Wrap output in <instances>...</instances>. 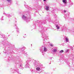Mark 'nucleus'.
<instances>
[{
  "mask_svg": "<svg viewBox=\"0 0 74 74\" xmlns=\"http://www.w3.org/2000/svg\"><path fill=\"white\" fill-rule=\"evenodd\" d=\"M1 38H4L3 37V36H2V37H1Z\"/></svg>",
  "mask_w": 74,
  "mask_h": 74,
  "instance_id": "29",
  "label": "nucleus"
},
{
  "mask_svg": "<svg viewBox=\"0 0 74 74\" xmlns=\"http://www.w3.org/2000/svg\"><path fill=\"white\" fill-rule=\"evenodd\" d=\"M14 71H15L14 70Z\"/></svg>",
  "mask_w": 74,
  "mask_h": 74,
  "instance_id": "36",
  "label": "nucleus"
},
{
  "mask_svg": "<svg viewBox=\"0 0 74 74\" xmlns=\"http://www.w3.org/2000/svg\"><path fill=\"white\" fill-rule=\"evenodd\" d=\"M25 68H29V63H26L25 66Z\"/></svg>",
  "mask_w": 74,
  "mask_h": 74,
  "instance_id": "7",
  "label": "nucleus"
},
{
  "mask_svg": "<svg viewBox=\"0 0 74 74\" xmlns=\"http://www.w3.org/2000/svg\"><path fill=\"white\" fill-rule=\"evenodd\" d=\"M43 48H44L43 51H44V52H47V48L44 47V46H42L41 49H40V52H42V53L43 52V49H42Z\"/></svg>",
  "mask_w": 74,
  "mask_h": 74,
  "instance_id": "2",
  "label": "nucleus"
},
{
  "mask_svg": "<svg viewBox=\"0 0 74 74\" xmlns=\"http://www.w3.org/2000/svg\"><path fill=\"white\" fill-rule=\"evenodd\" d=\"M62 2L64 4V5H63V7L67 5V0H62Z\"/></svg>",
  "mask_w": 74,
  "mask_h": 74,
  "instance_id": "5",
  "label": "nucleus"
},
{
  "mask_svg": "<svg viewBox=\"0 0 74 74\" xmlns=\"http://www.w3.org/2000/svg\"><path fill=\"white\" fill-rule=\"evenodd\" d=\"M64 51L63 50H61L59 51V53H63V52H64Z\"/></svg>",
  "mask_w": 74,
  "mask_h": 74,
  "instance_id": "15",
  "label": "nucleus"
},
{
  "mask_svg": "<svg viewBox=\"0 0 74 74\" xmlns=\"http://www.w3.org/2000/svg\"><path fill=\"white\" fill-rule=\"evenodd\" d=\"M10 70L12 71V73H14V71L15 70H14L13 69H11Z\"/></svg>",
  "mask_w": 74,
  "mask_h": 74,
  "instance_id": "14",
  "label": "nucleus"
},
{
  "mask_svg": "<svg viewBox=\"0 0 74 74\" xmlns=\"http://www.w3.org/2000/svg\"><path fill=\"white\" fill-rule=\"evenodd\" d=\"M31 71L32 72V73H34V72H35V70L34 69H31Z\"/></svg>",
  "mask_w": 74,
  "mask_h": 74,
  "instance_id": "16",
  "label": "nucleus"
},
{
  "mask_svg": "<svg viewBox=\"0 0 74 74\" xmlns=\"http://www.w3.org/2000/svg\"><path fill=\"white\" fill-rule=\"evenodd\" d=\"M38 62L35 61L34 64L35 67H36V71H40L41 70V68H40V67L39 64L37 63Z\"/></svg>",
  "mask_w": 74,
  "mask_h": 74,
  "instance_id": "1",
  "label": "nucleus"
},
{
  "mask_svg": "<svg viewBox=\"0 0 74 74\" xmlns=\"http://www.w3.org/2000/svg\"><path fill=\"white\" fill-rule=\"evenodd\" d=\"M50 45L51 46V47H53V44H50Z\"/></svg>",
  "mask_w": 74,
  "mask_h": 74,
  "instance_id": "25",
  "label": "nucleus"
},
{
  "mask_svg": "<svg viewBox=\"0 0 74 74\" xmlns=\"http://www.w3.org/2000/svg\"><path fill=\"white\" fill-rule=\"evenodd\" d=\"M46 8H45V10H46L47 11H48V10H49V7H50V6L49 5L46 6Z\"/></svg>",
  "mask_w": 74,
  "mask_h": 74,
  "instance_id": "9",
  "label": "nucleus"
},
{
  "mask_svg": "<svg viewBox=\"0 0 74 74\" xmlns=\"http://www.w3.org/2000/svg\"><path fill=\"white\" fill-rule=\"evenodd\" d=\"M42 37H43L44 38H45V39L46 38H47V37L44 36L43 35H42Z\"/></svg>",
  "mask_w": 74,
  "mask_h": 74,
  "instance_id": "22",
  "label": "nucleus"
},
{
  "mask_svg": "<svg viewBox=\"0 0 74 74\" xmlns=\"http://www.w3.org/2000/svg\"><path fill=\"white\" fill-rule=\"evenodd\" d=\"M57 62H58V64H61V62H60V60H57Z\"/></svg>",
  "mask_w": 74,
  "mask_h": 74,
  "instance_id": "13",
  "label": "nucleus"
},
{
  "mask_svg": "<svg viewBox=\"0 0 74 74\" xmlns=\"http://www.w3.org/2000/svg\"><path fill=\"white\" fill-rule=\"evenodd\" d=\"M16 29L17 32H19L18 31H19V30H18V27H16Z\"/></svg>",
  "mask_w": 74,
  "mask_h": 74,
  "instance_id": "17",
  "label": "nucleus"
},
{
  "mask_svg": "<svg viewBox=\"0 0 74 74\" xmlns=\"http://www.w3.org/2000/svg\"><path fill=\"white\" fill-rule=\"evenodd\" d=\"M68 47H69V48H71V46H69V45H68Z\"/></svg>",
  "mask_w": 74,
  "mask_h": 74,
  "instance_id": "26",
  "label": "nucleus"
},
{
  "mask_svg": "<svg viewBox=\"0 0 74 74\" xmlns=\"http://www.w3.org/2000/svg\"><path fill=\"white\" fill-rule=\"evenodd\" d=\"M8 2V3H11L12 2V0H6Z\"/></svg>",
  "mask_w": 74,
  "mask_h": 74,
  "instance_id": "12",
  "label": "nucleus"
},
{
  "mask_svg": "<svg viewBox=\"0 0 74 74\" xmlns=\"http://www.w3.org/2000/svg\"><path fill=\"white\" fill-rule=\"evenodd\" d=\"M16 72H17V73H18V74H21V72H19V71H17Z\"/></svg>",
  "mask_w": 74,
  "mask_h": 74,
  "instance_id": "21",
  "label": "nucleus"
},
{
  "mask_svg": "<svg viewBox=\"0 0 74 74\" xmlns=\"http://www.w3.org/2000/svg\"><path fill=\"white\" fill-rule=\"evenodd\" d=\"M57 30H59L60 29V25L59 24V23H57L55 24Z\"/></svg>",
  "mask_w": 74,
  "mask_h": 74,
  "instance_id": "4",
  "label": "nucleus"
},
{
  "mask_svg": "<svg viewBox=\"0 0 74 74\" xmlns=\"http://www.w3.org/2000/svg\"><path fill=\"white\" fill-rule=\"evenodd\" d=\"M20 68H21V67H22V64H20Z\"/></svg>",
  "mask_w": 74,
  "mask_h": 74,
  "instance_id": "23",
  "label": "nucleus"
},
{
  "mask_svg": "<svg viewBox=\"0 0 74 74\" xmlns=\"http://www.w3.org/2000/svg\"><path fill=\"white\" fill-rule=\"evenodd\" d=\"M25 55L26 56V57H27L28 56V54L26 53H25Z\"/></svg>",
  "mask_w": 74,
  "mask_h": 74,
  "instance_id": "20",
  "label": "nucleus"
},
{
  "mask_svg": "<svg viewBox=\"0 0 74 74\" xmlns=\"http://www.w3.org/2000/svg\"><path fill=\"white\" fill-rule=\"evenodd\" d=\"M1 7H2V6H1V5H0V8H1Z\"/></svg>",
  "mask_w": 74,
  "mask_h": 74,
  "instance_id": "28",
  "label": "nucleus"
},
{
  "mask_svg": "<svg viewBox=\"0 0 74 74\" xmlns=\"http://www.w3.org/2000/svg\"><path fill=\"white\" fill-rule=\"evenodd\" d=\"M11 15H10V14L7 15V17L8 18H10V17H11Z\"/></svg>",
  "mask_w": 74,
  "mask_h": 74,
  "instance_id": "19",
  "label": "nucleus"
},
{
  "mask_svg": "<svg viewBox=\"0 0 74 74\" xmlns=\"http://www.w3.org/2000/svg\"><path fill=\"white\" fill-rule=\"evenodd\" d=\"M47 0H43L44 1H45Z\"/></svg>",
  "mask_w": 74,
  "mask_h": 74,
  "instance_id": "30",
  "label": "nucleus"
},
{
  "mask_svg": "<svg viewBox=\"0 0 74 74\" xmlns=\"http://www.w3.org/2000/svg\"><path fill=\"white\" fill-rule=\"evenodd\" d=\"M15 26H16V25H15Z\"/></svg>",
  "mask_w": 74,
  "mask_h": 74,
  "instance_id": "35",
  "label": "nucleus"
},
{
  "mask_svg": "<svg viewBox=\"0 0 74 74\" xmlns=\"http://www.w3.org/2000/svg\"><path fill=\"white\" fill-rule=\"evenodd\" d=\"M1 20H3V19H1Z\"/></svg>",
  "mask_w": 74,
  "mask_h": 74,
  "instance_id": "34",
  "label": "nucleus"
},
{
  "mask_svg": "<svg viewBox=\"0 0 74 74\" xmlns=\"http://www.w3.org/2000/svg\"><path fill=\"white\" fill-rule=\"evenodd\" d=\"M4 53H6V51L5 50H4V51H3Z\"/></svg>",
  "mask_w": 74,
  "mask_h": 74,
  "instance_id": "24",
  "label": "nucleus"
},
{
  "mask_svg": "<svg viewBox=\"0 0 74 74\" xmlns=\"http://www.w3.org/2000/svg\"><path fill=\"white\" fill-rule=\"evenodd\" d=\"M64 12L65 13V12H66V13L67 14H66L65 15V16H64V18H66V17H68V16H69V13L67 12H66V10H64Z\"/></svg>",
  "mask_w": 74,
  "mask_h": 74,
  "instance_id": "6",
  "label": "nucleus"
},
{
  "mask_svg": "<svg viewBox=\"0 0 74 74\" xmlns=\"http://www.w3.org/2000/svg\"><path fill=\"white\" fill-rule=\"evenodd\" d=\"M65 41L66 42H68L69 41V38L67 37H65Z\"/></svg>",
  "mask_w": 74,
  "mask_h": 74,
  "instance_id": "10",
  "label": "nucleus"
},
{
  "mask_svg": "<svg viewBox=\"0 0 74 74\" xmlns=\"http://www.w3.org/2000/svg\"><path fill=\"white\" fill-rule=\"evenodd\" d=\"M53 52H57V48L55 47L53 50Z\"/></svg>",
  "mask_w": 74,
  "mask_h": 74,
  "instance_id": "8",
  "label": "nucleus"
},
{
  "mask_svg": "<svg viewBox=\"0 0 74 74\" xmlns=\"http://www.w3.org/2000/svg\"><path fill=\"white\" fill-rule=\"evenodd\" d=\"M31 61L30 58H28L26 60V62L27 63H29Z\"/></svg>",
  "mask_w": 74,
  "mask_h": 74,
  "instance_id": "11",
  "label": "nucleus"
},
{
  "mask_svg": "<svg viewBox=\"0 0 74 74\" xmlns=\"http://www.w3.org/2000/svg\"><path fill=\"white\" fill-rule=\"evenodd\" d=\"M69 52V49H67L65 50V52L66 53H67V52Z\"/></svg>",
  "mask_w": 74,
  "mask_h": 74,
  "instance_id": "18",
  "label": "nucleus"
},
{
  "mask_svg": "<svg viewBox=\"0 0 74 74\" xmlns=\"http://www.w3.org/2000/svg\"><path fill=\"white\" fill-rule=\"evenodd\" d=\"M43 43L44 44V43H45V40H43Z\"/></svg>",
  "mask_w": 74,
  "mask_h": 74,
  "instance_id": "27",
  "label": "nucleus"
},
{
  "mask_svg": "<svg viewBox=\"0 0 74 74\" xmlns=\"http://www.w3.org/2000/svg\"><path fill=\"white\" fill-rule=\"evenodd\" d=\"M22 18L23 19L25 20V21L26 20L27 22L30 21V18H26V16L25 15H23Z\"/></svg>",
  "mask_w": 74,
  "mask_h": 74,
  "instance_id": "3",
  "label": "nucleus"
},
{
  "mask_svg": "<svg viewBox=\"0 0 74 74\" xmlns=\"http://www.w3.org/2000/svg\"><path fill=\"white\" fill-rule=\"evenodd\" d=\"M49 42H48V44H49Z\"/></svg>",
  "mask_w": 74,
  "mask_h": 74,
  "instance_id": "32",
  "label": "nucleus"
},
{
  "mask_svg": "<svg viewBox=\"0 0 74 74\" xmlns=\"http://www.w3.org/2000/svg\"><path fill=\"white\" fill-rule=\"evenodd\" d=\"M16 5L18 4V3H16Z\"/></svg>",
  "mask_w": 74,
  "mask_h": 74,
  "instance_id": "31",
  "label": "nucleus"
},
{
  "mask_svg": "<svg viewBox=\"0 0 74 74\" xmlns=\"http://www.w3.org/2000/svg\"><path fill=\"white\" fill-rule=\"evenodd\" d=\"M67 64H69V62H68V63H67Z\"/></svg>",
  "mask_w": 74,
  "mask_h": 74,
  "instance_id": "33",
  "label": "nucleus"
}]
</instances>
